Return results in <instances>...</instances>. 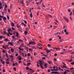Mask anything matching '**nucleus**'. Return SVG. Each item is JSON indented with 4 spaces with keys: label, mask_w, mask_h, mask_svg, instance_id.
I'll return each instance as SVG.
<instances>
[{
    "label": "nucleus",
    "mask_w": 74,
    "mask_h": 74,
    "mask_svg": "<svg viewBox=\"0 0 74 74\" xmlns=\"http://www.w3.org/2000/svg\"><path fill=\"white\" fill-rule=\"evenodd\" d=\"M47 46H48L49 47H51V45H49V44H48L47 45Z\"/></svg>",
    "instance_id": "nucleus-39"
},
{
    "label": "nucleus",
    "mask_w": 74,
    "mask_h": 74,
    "mask_svg": "<svg viewBox=\"0 0 74 74\" xmlns=\"http://www.w3.org/2000/svg\"><path fill=\"white\" fill-rule=\"evenodd\" d=\"M3 33L4 34H8V33H7V32H6V31H4Z\"/></svg>",
    "instance_id": "nucleus-17"
},
{
    "label": "nucleus",
    "mask_w": 74,
    "mask_h": 74,
    "mask_svg": "<svg viewBox=\"0 0 74 74\" xmlns=\"http://www.w3.org/2000/svg\"><path fill=\"white\" fill-rule=\"evenodd\" d=\"M46 23H49V21H46Z\"/></svg>",
    "instance_id": "nucleus-37"
},
{
    "label": "nucleus",
    "mask_w": 74,
    "mask_h": 74,
    "mask_svg": "<svg viewBox=\"0 0 74 74\" xmlns=\"http://www.w3.org/2000/svg\"><path fill=\"white\" fill-rule=\"evenodd\" d=\"M68 12H70L71 11V10L69 9L68 10Z\"/></svg>",
    "instance_id": "nucleus-41"
},
{
    "label": "nucleus",
    "mask_w": 74,
    "mask_h": 74,
    "mask_svg": "<svg viewBox=\"0 0 74 74\" xmlns=\"http://www.w3.org/2000/svg\"><path fill=\"white\" fill-rule=\"evenodd\" d=\"M64 32H65V33L67 32V29H64Z\"/></svg>",
    "instance_id": "nucleus-35"
},
{
    "label": "nucleus",
    "mask_w": 74,
    "mask_h": 74,
    "mask_svg": "<svg viewBox=\"0 0 74 74\" xmlns=\"http://www.w3.org/2000/svg\"><path fill=\"white\" fill-rule=\"evenodd\" d=\"M35 44L36 43L34 42H30L29 43V45H31V44Z\"/></svg>",
    "instance_id": "nucleus-2"
},
{
    "label": "nucleus",
    "mask_w": 74,
    "mask_h": 74,
    "mask_svg": "<svg viewBox=\"0 0 74 74\" xmlns=\"http://www.w3.org/2000/svg\"><path fill=\"white\" fill-rule=\"evenodd\" d=\"M14 71H16V68H14Z\"/></svg>",
    "instance_id": "nucleus-57"
},
{
    "label": "nucleus",
    "mask_w": 74,
    "mask_h": 74,
    "mask_svg": "<svg viewBox=\"0 0 74 74\" xmlns=\"http://www.w3.org/2000/svg\"><path fill=\"white\" fill-rule=\"evenodd\" d=\"M11 51L13 53L14 52V49L13 48H12L11 49Z\"/></svg>",
    "instance_id": "nucleus-8"
},
{
    "label": "nucleus",
    "mask_w": 74,
    "mask_h": 74,
    "mask_svg": "<svg viewBox=\"0 0 74 74\" xmlns=\"http://www.w3.org/2000/svg\"><path fill=\"white\" fill-rule=\"evenodd\" d=\"M3 42L2 41H0V44H2Z\"/></svg>",
    "instance_id": "nucleus-55"
},
{
    "label": "nucleus",
    "mask_w": 74,
    "mask_h": 74,
    "mask_svg": "<svg viewBox=\"0 0 74 74\" xmlns=\"http://www.w3.org/2000/svg\"><path fill=\"white\" fill-rule=\"evenodd\" d=\"M39 45V46H42V44H39V45Z\"/></svg>",
    "instance_id": "nucleus-61"
},
{
    "label": "nucleus",
    "mask_w": 74,
    "mask_h": 74,
    "mask_svg": "<svg viewBox=\"0 0 74 74\" xmlns=\"http://www.w3.org/2000/svg\"><path fill=\"white\" fill-rule=\"evenodd\" d=\"M26 31L27 32H28V31H29V29H28V28H27L26 29Z\"/></svg>",
    "instance_id": "nucleus-52"
},
{
    "label": "nucleus",
    "mask_w": 74,
    "mask_h": 74,
    "mask_svg": "<svg viewBox=\"0 0 74 74\" xmlns=\"http://www.w3.org/2000/svg\"><path fill=\"white\" fill-rule=\"evenodd\" d=\"M2 63L3 64H5V61H3L2 62Z\"/></svg>",
    "instance_id": "nucleus-43"
},
{
    "label": "nucleus",
    "mask_w": 74,
    "mask_h": 74,
    "mask_svg": "<svg viewBox=\"0 0 74 74\" xmlns=\"http://www.w3.org/2000/svg\"><path fill=\"white\" fill-rule=\"evenodd\" d=\"M72 74H74V71H73L72 72Z\"/></svg>",
    "instance_id": "nucleus-64"
},
{
    "label": "nucleus",
    "mask_w": 74,
    "mask_h": 74,
    "mask_svg": "<svg viewBox=\"0 0 74 74\" xmlns=\"http://www.w3.org/2000/svg\"><path fill=\"white\" fill-rule=\"evenodd\" d=\"M21 46L22 47H24V44H21Z\"/></svg>",
    "instance_id": "nucleus-60"
},
{
    "label": "nucleus",
    "mask_w": 74,
    "mask_h": 74,
    "mask_svg": "<svg viewBox=\"0 0 74 74\" xmlns=\"http://www.w3.org/2000/svg\"><path fill=\"white\" fill-rule=\"evenodd\" d=\"M63 18L64 19H65V21H66L67 22H69V20H68V19H67L66 17L63 16Z\"/></svg>",
    "instance_id": "nucleus-4"
},
{
    "label": "nucleus",
    "mask_w": 74,
    "mask_h": 74,
    "mask_svg": "<svg viewBox=\"0 0 74 74\" xmlns=\"http://www.w3.org/2000/svg\"><path fill=\"white\" fill-rule=\"evenodd\" d=\"M17 26L18 28H19V27H20V26H19V25H17Z\"/></svg>",
    "instance_id": "nucleus-47"
},
{
    "label": "nucleus",
    "mask_w": 74,
    "mask_h": 74,
    "mask_svg": "<svg viewBox=\"0 0 74 74\" xmlns=\"http://www.w3.org/2000/svg\"><path fill=\"white\" fill-rule=\"evenodd\" d=\"M8 34H10V35H11V36H12V34H11L10 33V32H9Z\"/></svg>",
    "instance_id": "nucleus-25"
},
{
    "label": "nucleus",
    "mask_w": 74,
    "mask_h": 74,
    "mask_svg": "<svg viewBox=\"0 0 74 74\" xmlns=\"http://www.w3.org/2000/svg\"><path fill=\"white\" fill-rule=\"evenodd\" d=\"M47 71L48 72H50L51 70H50V69H49Z\"/></svg>",
    "instance_id": "nucleus-48"
},
{
    "label": "nucleus",
    "mask_w": 74,
    "mask_h": 74,
    "mask_svg": "<svg viewBox=\"0 0 74 74\" xmlns=\"http://www.w3.org/2000/svg\"><path fill=\"white\" fill-rule=\"evenodd\" d=\"M5 41H10V40H9L8 39V38H7L5 39Z\"/></svg>",
    "instance_id": "nucleus-12"
},
{
    "label": "nucleus",
    "mask_w": 74,
    "mask_h": 74,
    "mask_svg": "<svg viewBox=\"0 0 74 74\" xmlns=\"http://www.w3.org/2000/svg\"><path fill=\"white\" fill-rule=\"evenodd\" d=\"M71 64H72V65H73V64H74V62H71Z\"/></svg>",
    "instance_id": "nucleus-51"
},
{
    "label": "nucleus",
    "mask_w": 74,
    "mask_h": 74,
    "mask_svg": "<svg viewBox=\"0 0 74 74\" xmlns=\"http://www.w3.org/2000/svg\"><path fill=\"white\" fill-rule=\"evenodd\" d=\"M38 9L39 10H41V8L39 7V8H38Z\"/></svg>",
    "instance_id": "nucleus-59"
},
{
    "label": "nucleus",
    "mask_w": 74,
    "mask_h": 74,
    "mask_svg": "<svg viewBox=\"0 0 74 74\" xmlns=\"http://www.w3.org/2000/svg\"><path fill=\"white\" fill-rule=\"evenodd\" d=\"M11 29H9L8 30V32H11Z\"/></svg>",
    "instance_id": "nucleus-24"
},
{
    "label": "nucleus",
    "mask_w": 74,
    "mask_h": 74,
    "mask_svg": "<svg viewBox=\"0 0 74 74\" xmlns=\"http://www.w3.org/2000/svg\"><path fill=\"white\" fill-rule=\"evenodd\" d=\"M27 56H30V54L29 53H28L27 54Z\"/></svg>",
    "instance_id": "nucleus-42"
},
{
    "label": "nucleus",
    "mask_w": 74,
    "mask_h": 74,
    "mask_svg": "<svg viewBox=\"0 0 74 74\" xmlns=\"http://www.w3.org/2000/svg\"><path fill=\"white\" fill-rule=\"evenodd\" d=\"M48 63H49V64H51V62L50 61H48Z\"/></svg>",
    "instance_id": "nucleus-53"
},
{
    "label": "nucleus",
    "mask_w": 74,
    "mask_h": 74,
    "mask_svg": "<svg viewBox=\"0 0 74 74\" xmlns=\"http://www.w3.org/2000/svg\"><path fill=\"white\" fill-rule=\"evenodd\" d=\"M12 38H13V41H16V38H15L14 36H12Z\"/></svg>",
    "instance_id": "nucleus-11"
},
{
    "label": "nucleus",
    "mask_w": 74,
    "mask_h": 74,
    "mask_svg": "<svg viewBox=\"0 0 74 74\" xmlns=\"http://www.w3.org/2000/svg\"><path fill=\"white\" fill-rule=\"evenodd\" d=\"M4 13H5V14H6V13H7V9H6V8H4Z\"/></svg>",
    "instance_id": "nucleus-7"
},
{
    "label": "nucleus",
    "mask_w": 74,
    "mask_h": 74,
    "mask_svg": "<svg viewBox=\"0 0 74 74\" xmlns=\"http://www.w3.org/2000/svg\"><path fill=\"white\" fill-rule=\"evenodd\" d=\"M67 73H67V72L66 71H65V72H64L63 73L64 74H67Z\"/></svg>",
    "instance_id": "nucleus-18"
},
{
    "label": "nucleus",
    "mask_w": 74,
    "mask_h": 74,
    "mask_svg": "<svg viewBox=\"0 0 74 74\" xmlns=\"http://www.w3.org/2000/svg\"><path fill=\"white\" fill-rule=\"evenodd\" d=\"M3 47L5 49H7V48L6 47H4V46H3Z\"/></svg>",
    "instance_id": "nucleus-54"
},
{
    "label": "nucleus",
    "mask_w": 74,
    "mask_h": 74,
    "mask_svg": "<svg viewBox=\"0 0 74 74\" xmlns=\"http://www.w3.org/2000/svg\"><path fill=\"white\" fill-rule=\"evenodd\" d=\"M38 48L40 49H42V47H39Z\"/></svg>",
    "instance_id": "nucleus-40"
},
{
    "label": "nucleus",
    "mask_w": 74,
    "mask_h": 74,
    "mask_svg": "<svg viewBox=\"0 0 74 74\" xmlns=\"http://www.w3.org/2000/svg\"><path fill=\"white\" fill-rule=\"evenodd\" d=\"M51 71H57L56 69H51Z\"/></svg>",
    "instance_id": "nucleus-31"
},
{
    "label": "nucleus",
    "mask_w": 74,
    "mask_h": 74,
    "mask_svg": "<svg viewBox=\"0 0 74 74\" xmlns=\"http://www.w3.org/2000/svg\"><path fill=\"white\" fill-rule=\"evenodd\" d=\"M72 14H73V12H71L70 14V16H71V15H72Z\"/></svg>",
    "instance_id": "nucleus-26"
},
{
    "label": "nucleus",
    "mask_w": 74,
    "mask_h": 74,
    "mask_svg": "<svg viewBox=\"0 0 74 74\" xmlns=\"http://www.w3.org/2000/svg\"><path fill=\"white\" fill-rule=\"evenodd\" d=\"M3 38V36H0V38Z\"/></svg>",
    "instance_id": "nucleus-62"
},
{
    "label": "nucleus",
    "mask_w": 74,
    "mask_h": 74,
    "mask_svg": "<svg viewBox=\"0 0 74 74\" xmlns=\"http://www.w3.org/2000/svg\"><path fill=\"white\" fill-rule=\"evenodd\" d=\"M61 67L62 69H64L65 68L66 69H67V67L64 65H63L62 66H61Z\"/></svg>",
    "instance_id": "nucleus-5"
},
{
    "label": "nucleus",
    "mask_w": 74,
    "mask_h": 74,
    "mask_svg": "<svg viewBox=\"0 0 74 74\" xmlns=\"http://www.w3.org/2000/svg\"><path fill=\"white\" fill-rule=\"evenodd\" d=\"M47 17L48 18L49 17H50L51 18H52V16L51 15H47Z\"/></svg>",
    "instance_id": "nucleus-10"
},
{
    "label": "nucleus",
    "mask_w": 74,
    "mask_h": 74,
    "mask_svg": "<svg viewBox=\"0 0 74 74\" xmlns=\"http://www.w3.org/2000/svg\"><path fill=\"white\" fill-rule=\"evenodd\" d=\"M7 18L8 20H9L10 19V16H9L8 15H7Z\"/></svg>",
    "instance_id": "nucleus-16"
},
{
    "label": "nucleus",
    "mask_w": 74,
    "mask_h": 74,
    "mask_svg": "<svg viewBox=\"0 0 74 74\" xmlns=\"http://www.w3.org/2000/svg\"><path fill=\"white\" fill-rule=\"evenodd\" d=\"M39 63H38L37 62L36 63H37V64H38V63H39V64H40L41 68V69H44V67H43V66H42V64H44V62H43L41 60H39Z\"/></svg>",
    "instance_id": "nucleus-1"
},
{
    "label": "nucleus",
    "mask_w": 74,
    "mask_h": 74,
    "mask_svg": "<svg viewBox=\"0 0 74 74\" xmlns=\"http://www.w3.org/2000/svg\"><path fill=\"white\" fill-rule=\"evenodd\" d=\"M51 74H59V72H58L53 71L52 72H51Z\"/></svg>",
    "instance_id": "nucleus-3"
},
{
    "label": "nucleus",
    "mask_w": 74,
    "mask_h": 74,
    "mask_svg": "<svg viewBox=\"0 0 74 74\" xmlns=\"http://www.w3.org/2000/svg\"><path fill=\"white\" fill-rule=\"evenodd\" d=\"M12 29L13 30H15V28H14L13 27H12Z\"/></svg>",
    "instance_id": "nucleus-49"
},
{
    "label": "nucleus",
    "mask_w": 74,
    "mask_h": 74,
    "mask_svg": "<svg viewBox=\"0 0 74 74\" xmlns=\"http://www.w3.org/2000/svg\"><path fill=\"white\" fill-rule=\"evenodd\" d=\"M59 42L60 43L61 42H63V40H60Z\"/></svg>",
    "instance_id": "nucleus-29"
},
{
    "label": "nucleus",
    "mask_w": 74,
    "mask_h": 74,
    "mask_svg": "<svg viewBox=\"0 0 74 74\" xmlns=\"http://www.w3.org/2000/svg\"><path fill=\"white\" fill-rule=\"evenodd\" d=\"M10 60V58H7L6 60H5L6 61H7L8 62H9V61Z\"/></svg>",
    "instance_id": "nucleus-20"
},
{
    "label": "nucleus",
    "mask_w": 74,
    "mask_h": 74,
    "mask_svg": "<svg viewBox=\"0 0 74 74\" xmlns=\"http://www.w3.org/2000/svg\"><path fill=\"white\" fill-rule=\"evenodd\" d=\"M24 22L25 24H27V21H24Z\"/></svg>",
    "instance_id": "nucleus-46"
},
{
    "label": "nucleus",
    "mask_w": 74,
    "mask_h": 74,
    "mask_svg": "<svg viewBox=\"0 0 74 74\" xmlns=\"http://www.w3.org/2000/svg\"><path fill=\"white\" fill-rule=\"evenodd\" d=\"M5 8H7V3H5Z\"/></svg>",
    "instance_id": "nucleus-13"
},
{
    "label": "nucleus",
    "mask_w": 74,
    "mask_h": 74,
    "mask_svg": "<svg viewBox=\"0 0 74 74\" xmlns=\"http://www.w3.org/2000/svg\"><path fill=\"white\" fill-rule=\"evenodd\" d=\"M19 35V34L18 32L16 33V37H18V36Z\"/></svg>",
    "instance_id": "nucleus-22"
},
{
    "label": "nucleus",
    "mask_w": 74,
    "mask_h": 74,
    "mask_svg": "<svg viewBox=\"0 0 74 74\" xmlns=\"http://www.w3.org/2000/svg\"><path fill=\"white\" fill-rule=\"evenodd\" d=\"M5 63L6 64H10V62H6Z\"/></svg>",
    "instance_id": "nucleus-23"
},
{
    "label": "nucleus",
    "mask_w": 74,
    "mask_h": 74,
    "mask_svg": "<svg viewBox=\"0 0 74 74\" xmlns=\"http://www.w3.org/2000/svg\"><path fill=\"white\" fill-rule=\"evenodd\" d=\"M12 26L14 27V26H15V25L14 24V23H12Z\"/></svg>",
    "instance_id": "nucleus-21"
},
{
    "label": "nucleus",
    "mask_w": 74,
    "mask_h": 74,
    "mask_svg": "<svg viewBox=\"0 0 74 74\" xmlns=\"http://www.w3.org/2000/svg\"><path fill=\"white\" fill-rule=\"evenodd\" d=\"M45 57H43L42 58V59H43V60H45Z\"/></svg>",
    "instance_id": "nucleus-56"
},
{
    "label": "nucleus",
    "mask_w": 74,
    "mask_h": 74,
    "mask_svg": "<svg viewBox=\"0 0 74 74\" xmlns=\"http://www.w3.org/2000/svg\"><path fill=\"white\" fill-rule=\"evenodd\" d=\"M57 53H55L54 54V56H57Z\"/></svg>",
    "instance_id": "nucleus-58"
},
{
    "label": "nucleus",
    "mask_w": 74,
    "mask_h": 74,
    "mask_svg": "<svg viewBox=\"0 0 74 74\" xmlns=\"http://www.w3.org/2000/svg\"><path fill=\"white\" fill-rule=\"evenodd\" d=\"M19 41H20V42H23V40H22L21 39H19Z\"/></svg>",
    "instance_id": "nucleus-28"
},
{
    "label": "nucleus",
    "mask_w": 74,
    "mask_h": 74,
    "mask_svg": "<svg viewBox=\"0 0 74 74\" xmlns=\"http://www.w3.org/2000/svg\"><path fill=\"white\" fill-rule=\"evenodd\" d=\"M51 52V51H47L46 52L47 53H49V52Z\"/></svg>",
    "instance_id": "nucleus-34"
},
{
    "label": "nucleus",
    "mask_w": 74,
    "mask_h": 74,
    "mask_svg": "<svg viewBox=\"0 0 74 74\" xmlns=\"http://www.w3.org/2000/svg\"><path fill=\"white\" fill-rule=\"evenodd\" d=\"M27 32L28 31H25V34H27Z\"/></svg>",
    "instance_id": "nucleus-27"
},
{
    "label": "nucleus",
    "mask_w": 74,
    "mask_h": 74,
    "mask_svg": "<svg viewBox=\"0 0 74 74\" xmlns=\"http://www.w3.org/2000/svg\"><path fill=\"white\" fill-rule=\"evenodd\" d=\"M2 52L3 53H5V51L4 50L2 51Z\"/></svg>",
    "instance_id": "nucleus-50"
},
{
    "label": "nucleus",
    "mask_w": 74,
    "mask_h": 74,
    "mask_svg": "<svg viewBox=\"0 0 74 74\" xmlns=\"http://www.w3.org/2000/svg\"><path fill=\"white\" fill-rule=\"evenodd\" d=\"M22 56H23V57H24V56H25L24 55V53H23L22 52Z\"/></svg>",
    "instance_id": "nucleus-38"
},
{
    "label": "nucleus",
    "mask_w": 74,
    "mask_h": 74,
    "mask_svg": "<svg viewBox=\"0 0 74 74\" xmlns=\"http://www.w3.org/2000/svg\"><path fill=\"white\" fill-rule=\"evenodd\" d=\"M3 21H4V20H6L7 19V18H6V17H4L3 18Z\"/></svg>",
    "instance_id": "nucleus-15"
},
{
    "label": "nucleus",
    "mask_w": 74,
    "mask_h": 74,
    "mask_svg": "<svg viewBox=\"0 0 74 74\" xmlns=\"http://www.w3.org/2000/svg\"><path fill=\"white\" fill-rule=\"evenodd\" d=\"M29 51H32V49L31 48H30L29 49Z\"/></svg>",
    "instance_id": "nucleus-44"
},
{
    "label": "nucleus",
    "mask_w": 74,
    "mask_h": 74,
    "mask_svg": "<svg viewBox=\"0 0 74 74\" xmlns=\"http://www.w3.org/2000/svg\"><path fill=\"white\" fill-rule=\"evenodd\" d=\"M18 60H22V58H18Z\"/></svg>",
    "instance_id": "nucleus-45"
},
{
    "label": "nucleus",
    "mask_w": 74,
    "mask_h": 74,
    "mask_svg": "<svg viewBox=\"0 0 74 74\" xmlns=\"http://www.w3.org/2000/svg\"><path fill=\"white\" fill-rule=\"evenodd\" d=\"M5 55H6V57H7V58H8V54H7V53H5Z\"/></svg>",
    "instance_id": "nucleus-14"
},
{
    "label": "nucleus",
    "mask_w": 74,
    "mask_h": 74,
    "mask_svg": "<svg viewBox=\"0 0 74 74\" xmlns=\"http://www.w3.org/2000/svg\"><path fill=\"white\" fill-rule=\"evenodd\" d=\"M65 71H67V72H69V71H70V70H65Z\"/></svg>",
    "instance_id": "nucleus-36"
},
{
    "label": "nucleus",
    "mask_w": 74,
    "mask_h": 74,
    "mask_svg": "<svg viewBox=\"0 0 74 74\" xmlns=\"http://www.w3.org/2000/svg\"><path fill=\"white\" fill-rule=\"evenodd\" d=\"M71 54H74V51H73L71 53Z\"/></svg>",
    "instance_id": "nucleus-63"
},
{
    "label": "nucleus",
    "mask_w": 74,
    "mask_h": 74,
    "mask_svg": "<svg viewBox=\"0 0 74 74\" xmlns=\"http://www.w3.org/2000/svg\"><path fill=\"white\" fill-rule=\"evenodd\" d=\"M66 34V35H69V33L67 32H66L65 33Z\"/></svg>",
    "instance_id": "nucleus-32"
},
{
    "label": "nucleus",
    "mask_w": 74,
    "mask_h": 74,
    "mask_svg": "<svg viewBox=\"0 0 74 74\" xmlns=\"http://www.w3.org/2000/svg\"><path fill=\"white\" fill-rule=\"evenodd\" d=\"M8 44H10V46H13L14 45H13V43L11 42H8Z\"/></svg>",
    "instance_id": "nucleus-6"
},
{
    "label": "nucleus",
    "mask_w": 74,
    "mask_h": 74,
    "mask_svg": "<svg viewBox=\"0 0 74 74\" xmlns=\"http://www.w3.org/2000/svg\"><path fill=\"white\" fill-rule=\"evenodd\" d=\"M30 17H31V18H32L33 17V14H32L31 13L30 14Z\"/></svg>",
    "instance_id": "nucleus-19"
},
{
    "label": "nucleus",
    "mask_w": 74,
    "mask_h": 74,
    "mask_svg": "<svg viewBox=\"0 0 74 74\" xmlns=\"http://www.w3.org/2000/svg\"><path fill=\"white\" fill-rule=\"evenodd\" d=\"M0 17L2 18H4V16H0Z\"/></svg>",
    "instance_id": "nucleus-33"
},
{
    "label": "nucleus",
    "mask_w": 74,
    "mask_h": 74,
    "mask_svg": "<svg viewBox=\"0 0 74 74\" xmlns=\"http://www.w3.org/2000/svg\"><path fill=\"white\" fill-rule=\"evenodd\" d=\"M47 64L46 63H45V64L44 65V66H45V68H47Z\"/></svg>",
    "instance_id": "nucleus-9"
},
{
    "label": "nucleus",
    "mask_w": 74,
    "mask_h": 74,
    "mask_svg": "<svg viewBox=\"0 0 74 74\" xmlns=\"http://www.w3.org/2000/svg\"><path fill=\"white\" fill-rule=\"evenodd\" d=\"M26 70H29V67H26Z\"/></svg>",
    "instance_id": "nucleus-30"
}]
</instances>
